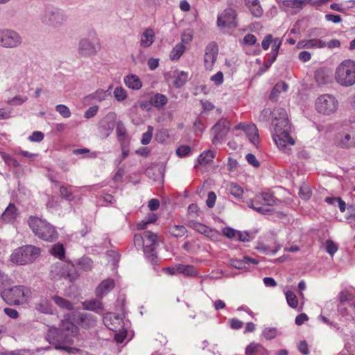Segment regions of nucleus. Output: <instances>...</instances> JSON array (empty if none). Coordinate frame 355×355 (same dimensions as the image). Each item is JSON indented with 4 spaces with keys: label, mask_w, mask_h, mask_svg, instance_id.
Segmentation results:
<instances>
[{
    "label": "nucleus",
    "mask_w": 355,
    "mask_h": 355,
    "mask_svg": "<svg viewBox=\"0 0 355 355\" xmlns=\"http://www.w3.org/2000/svg\"><path fill=\"white\" fill-rule=\"evenodd\" d=\"M78 333V327L69 320H62L59 328L49 327L46 339L55 346V349L67 351V344L72 343V339Z\"/></svg>",
    "instance_id": "1"
},
{
    "label": "nucleus",
    "mask_w": 355,
    "mask_h": 355,
    "mask_svg": "<svg viewBox=\"0 0 355 355\" xmlns=\"http://www.w3.org/2000/svg\"><path fill=\"white\" fill-rule=\"evenodd\" d=\"M272 123L275 132L273 139L276 145L282 152L289 154L291 151V146L294 145L295 141L290 136L291 125L288 119L272 121Z\"/></svg>",
    "instance_id": "2"
},
{
    "label": "nucleus",
    "mask_w": 355,
    "mask_h": 355,
    "mask_svg": "<svg viewBox=\"0 0 355 355\" xmlns=\"http://www.w3.org/2000/svg\"><path fill=\"white\" fill-rule=\"evenodd\" d=\"M28 223L34 234L38 238L49 242H53L57 239L58 233L55 227L46 220L31 216Z\"/></svg>",
    "instance_id": "3"
},
{
    "label": "nucleus",
    "mask_w": 355,
    "mask_h": 355,
    "mask_svg": "<svg viewBox=\"0 0 355 355\" xmlns=\"http://www.w3.org/2000/svg\"><path fill=\"white\" fill-rule=\"evenodd\" d=\"M31 292L30 289L24 286H15L9 288H6L0 293V296L3 300L8 305L18 306L27 302L31 297Z\"/></svg>",
    "instance_id": "4"
},
{
    "label": "nucleus",
    "mask_w": 355,
    "mask_h": 355,
    "mask_svg": "<svg viewBox=\"0 0 355 355\" xmlns=\"http://www.w3.org/2000/svg\"><path fill=\"white\" fill-rule=\"evenodd\" d=\"M101 49L100 40L96 32L94 30L89 31L86 37L79 40L78 53L82 57L94 56Z\"/></svg>",
    "instance_id": "5"
},
{
    "label": "nucleus",
    "mask_w": 355,
    "mask_h": 355,
    "mask_svg": "<svg viewBox=\"0 0 355 355\" xmlns=\"http://www.w3.org/2000/svg\"><path fill=\"white\" fill-rule=\"evenodd\" d=\"M40 248L26 245L16 248L10 255V261L16 264L26 265L33 262L40 254Z\"/></svg>",
    "instance_id": "6"
},
{
    "label": "nucleus",
    "mask_w": 355,
    "mask_h": 355,
    "mask_svg": "<svg viewBox=\"0 0 355 355\" xmlns=\"http://www.w3.org/2000/svg\"><path fill=\"white\" fill-rule=\"evenodd\" d=\"M335 79L338 84L345 87L355 84V62L352 60L343 61L336 70Z\"/></svg>",
    "instance_id": "7"
},
{
    "label": "nucleus",
    "mask_w": 355,
    "mask_h": 355,
    "mask_svg": "<svg viewBox=\"0 0 355 355\" xmlns=\"http://www.w3.org/2000/svg\"><path fill=\"white\" fill-rule=\"evenodd\" d=\"M67 20V16L61 10L47 7L41 15V21L43 24L53 28H58L62 26Z\"/></svg>",
    "instance_id": "8"
},
{
    "label": "nucleus",
    "mask_w": 355,
    "mask_h": 355,
    "mask_svg": "<svg viewBox=\"0 0 355 355\" xmlns=\"http://www.w3.org/2000/svg\"><path fill=\"white\" fill-rule=\"evenodd\" d=\"M338 107L336 98L331 94H323L319 96L315 103V107L318 112L330 115L335 112Z\"/></svg>",
    "instance_id": "9"
},
{
    "label": "nucleus",
    "mask_w": 355,
    "mask_h": 355,
    "mask_svg": "<svg viewBox=\"0 0 355 355\" xmlns=\"http://www.w3.org/2000/svg\"><path fill=\"white\" fill-rule=\"evenodd\" d=\"M144 235V252L146 258L152 263L157 262V235L150 231H145Z\"/></svg>",
    "instance_id": "10"
},
{
    "label": "nucleus",
    "mask_w": 355,
    "mask_h": 355,
    "mask_svg": "<svg viewBox=\"0 0 355 355\" xmlns=\"http://www.w3.org/2000/svg\"><path fill=\"white\" fill-rule=\"evenodd\" d=\"M22 43L21 35L10 29L0 30V46L4 48H17Z\"/></svg>",
    "instance_id": "11"
},
{
    "label": "nucleus",
    "mask_w": 355,
    "mask_h": 355,
    "mask_svg": "<svg viewBox=\"0 0 355 355\" xmlns=\"http://www.w3.org/2000/svg\"><path fill=\"white\" fill-rule=\"evenodd\" d=\"M236 12L232 8H227L217 18V26L220 28H235L237 27Z\"/></svg>",
    "instance_id": "12"
},
{
    "label": "nucleus",
    "mask_w": 355,
    "mask_h": 355,
    "mask_svg": "<svg viewBox=\"0 0 355 355\" xmlns=\"http://www.w3.org/2000/svg\"><path fill=\"white\" fill-rule=\"evenodd\" d=\"M230 123L226 119H220L212 128V132L214 135L213 143L220 142L229 132Z\"/></svg>",
    "instance_id": "13"
},
{
    "label": "nucleus",
    "mask_w": 355,
    "mask_h": 355,
    "mask_svg": "<svg viewBox=\"0 0 355 355\" xmlns=\"http://www.w3.org/2000/svg\"><path fill=\"white\" fill-rule=\"evenodd\" d=\"M218 53V48L216 42H211L206 46L204 58L205 67L206 69H212L216 60Z\"/></svg>",
    "instance_id": "14"
},
{
    "label": "nucleus",
    "mask_w": 355,
    "mask_h": 355,
    "mask_svg": "<svg viewBox=\"0 0 355 355\" xmlns=\"http://www.w3.org/2000/svg\"><path fill=\"white\" fill-rule=\"evenodd\" d=\"M103 322L105 325L113 331H120L123 327L122 318L115 314H108L104 318Z\"/></svg>",
    "instance_id": "15"
},
{
    "label": "nucleus",
    "mask_w": 355,
    "mask_h": 355,
    "mask_svg": "<svg viewBox=\"0 0 355 355\" xmlns=\"http://www.w3.org/2000/svg\"><path fill=\"white\" fill-rule=\"evenodd\" d=\"M250 263L257 265L259 263V261L248 257H244L242 259H232L230 260V264L236 269L248 270Z\"/></svg>",
    "instance_id": "16"
},
{
    "label": "nucleus",
    "mask_w": 355,
    "mask_h": 355,
    "mask_svg": "<svg viewBox=\"0 0 355 355\" xmlns=\"http://www.w3.org/2000/svg\"><path fill=\"white\" fill-rule=\"evenodd\" d=\"M326 47V42L320 39L300 40L297 44V49H322Z\"/></svg>",
    "instance_id": "17"
},
{
    "label": "nucleus",
    "mask_w": 355,
    "mask_h": 355,
    "mask_svg": "<svg viewBox=\"0 0 355 355\" xmlns=\"http://www.w3.org/2000/svg\"><path fill=\"white\" fill-rule=\"evenodd\" d=\"M115 126V115L114 113H109L99 122V128L105 130V135L109 136Z\"/></svg>",
    "instance_id": "18"
},
{
    "label": "nucleus",
    "mask_w": 355,
    "mask_h": 355,
    "mask_svg": "<svg viewBox=\"0 0 355 355\" xmlns=\"http://www.w3.org/2000/svg\"><path fill=\"white\" fill-rule=\"evenodd\" d=\"M256 202H259V206L272 207L276 205L277 200L270 193H261L255 196Z\"/></svg>",
    "instance_id": "19"
},
{
    "label": "nucleus",
    "mask_w": 355,
    "mask_h": 355,
    "mask_svg": "<svg viewBox=\"0 0 355 355\" xmlns=\"http://www.w3.org/2000/svg\"><path fill=\"white\" fill-rule=\"evenodd\" d=\"M35 309L38 312L45 314L53 313L52 304L46 298H40L35 303Z\"/></svg>",
    "instance_id": "20"
},
{
    "label": "nucleus",
    "mask_w": 355,
    "mask_h": 355,
    "mask_svg": "<svg viewBox=\"0 0 355 355\" xmlns=\"http://www.w3.org/2000/svg\"><path fill=\"white\" fill-rule=\"evenodd\" d=\"M188 225L202 234H205L207 236H212L214 235V230L202 223L194 220H189Z\"/></svg>",
    "instance_id": "21"
},
{
    "label": "nucleus",
    "mask_w": 355,
    "mask_h": 355,
    "mask_svg": "<svg viewBox=\"0 0 355 355\" xmlns=\"http://www.w3.org/2000/svg\"><path fill=\"white\" fill-rule=\"evenodd\" d=\"M245 3L254 17L259 18L262 16L263 11L259 0H245Z\"/></svg>",
    "instance_id": "22"
},
{
    "label": "nucleus",
    "mask_w": 355,
    "mask_h": 355,
    "mask_svg": "<svg viewBox=\"0 0 355 355\" xmlns=\"http://www.w3.org/2000/svg\"><path fill=\"white\" fill-rule=\"evenodd\" d=\"M114 287V282L111 279L103 281L96 288V294L98 297H103Z\"/></svg>",
    "instance_id": "23"
},
{
    "label": "nucleus",
    "mask_w": 355,
    "mask_h": 355,
    "mask_svg": "<svg viewBox=\"0 0 355 355\" xmlns=\"http://www.w3.org/2000/svg\"><path fill=\"white\" fill-rule=\"evenodd\" d=\"M83 308L85 310H89L97 313H100L103 311V306L101 301L94 299L85 301L82 303Z\"/></svg>",
    "instance_id": "24"
},
{
    "label": "nucleus",
    "mask_w": 355,
    "mask_h": 355,
    "mask_svg": "<svg viewBox=\"0 0 355 355\" xmlns=\"http://www.w3.org/2000/svg\"><path fill=\"white\" fill-rule=\"evenodd\" d=\"M61 275L63 277L68 279L71 282L76 279L78 277L74 266L69 263L64 264V266L62 268Z\"/></svg>",
    "instance_id": "25"
},
{
    "label": "nucleus",
    "mask_w": 355,
    "mask_h": 355,
    "mask_svg": "<svg viewBox=\"0 0 355 355\" xmlns=\"http://www.w3.org/2000/svg\"><path fill=\"white\" fill-rule=\"evenodd\" d=\"M155 33L153 29H146L141 35L140 46L144 48L149 47L155 41Z\"/></svg>",
    "instance_id": "26"
},
{
    "label": "nucleus",
    "mask_w": 355,
    "mask_h": 355,
    "mask_svg": "<svg viewBox=\"0 0 355 355\" xmlns=\"http://www.w3.org/2000/svg\"><path fill=\"white\" fill-rule=\"evenodd\" d=\"M125 85L135 90H138L142 87V83L139 78L136 75H128L124 78Z\"/></svg>",
    "instance_id": "27"
},
{
    "label": "nucleus",
    "mask_w": 355,
    "mask_h": 355,
    "mask_svg": "<svg viewBox=\"0 0 355 355\" xmlns=\"http://www.w3.org/2000/svg\"><path fill=\"white\" fill-rule=\"evenodd\" d=\"M18 216L17 209L13 203H10L4 212L2 214V218L7 222H11Z\"/></svg>",
    "instance_id": "28"
},
{
    "label": "nucleus",
    "mask_w": 355,
    "mask_h": 355,
    "mask_svg": "<svg viewBox=\"0 0 355 355\" xmlns=\"http://www.w3.org/2000/svg\"><path fill=\"white\" fill-rule=\"evenodd\" d=\"M288 88V85L284 81L278 82L273 87L270 94V99L272 101H276L278 98L279 94L281 92H286Z\"/></svg>",
    "instance_id": "29"
},
{
    "label": "nucleus",
    "mask_w": 355,
    "mask_h": 355,
    "mask_svg": "<svg viewBox=\"0 0 355 355\" xmlns=\"http://www.w3.org/2000/svg\"><path fill=\"white\" fill-rule=\"evenodd\" d=\"M168 102L166 96L162 94H155L149 100V103L152 106L158 109L164 106Z\"/></svg>",
    "instance_id": "30"
},
{
    "label": "nucleus",
    "mask_w": 355,
    "mask_h": 355,
    "mask_svg": "<svg viewBox=\"0 0 355 355\" xmlns=\"http://www.w3.org/2000/svg\"><path fill=\"white\" fill-rule=\"evenodd\" d=\"M266 349L259 344L251 343L245 349V355H265Z\"/></svg>",
    "instance_id": "31"
},
{
    "label": "nucleus",
    "mask_w": 355,
    "mask_h": 355,
    "mask_svg": "<svg viewBox=\"0 0 355 355\" xmlns=\"http://www.w3.org/2000/svg\"><path fill=\"white\" fill-rule=\"evenodd\" d=\"M177 272L183 274L186 276H196L197 271L193 266L191 265H177Z\"/></svg>",
    "instance_id": "32"
},
{
    "label": "nucleus",
    "mask_w": 355,
    "mask_h": 355,
    "mask_svg": "<svg viewBox=\"0 0 355 355\" xmlns=\"http://www.w3.org/2000/svg\"><path fill=\"white\" fill-rule=\"evenodd\" d=\"M246 134L252 144L255 146L259 144L258 130L254 125H248L246 129Z\"/></svg>",
    "instance_id": "33"
},
{
    "label": "nucleus",
    "mask_w": 355,
    "mask_h": 355,
    "mask_svg": "<svg viewBox=\"0 0 355 355\" xmlns=\"http://www.w3.org/2000/svg\"><path fill=\"white\" fill-rule=\"evenodd\" d=\"M227 190L236 198L241 199L243 197V189L236 183H230L227 185Z\"/></svg>",
    "instance_id": "34"
},
{
    "label": "nucleus",
    "mask_w": 355,
    "mask_h": 355,
    "mask_svg": "<svg viewBox=\"0 0 355 355\" xmlns=\"http://www.w3.org/2000/svg\"><path fill=\"white\" fill-rule=\"evenodd\" d=\"M215 153L214 151L209 150L202 153L198 158V163L201 165H206L212 161L215 157Z\"/></svg>",
    "instance_id": "35"
},
{
    "label": "nucleus",
    "mask_w": 355,
    "mask_h": 355,
    "mask_svg": "<svg viewBox=\"0 0 355 355\" xmlns=\"http://www.w3.org/2000/svg\"><path fill=\"white\" fill-rule=\"evenodd\" d=\"M80 325L85 328H89L94 326L96 323L94 317L89 313H83L80 318Z\"/></svg>",
    "instance_id": "36"
},
{
    "label": "nucleus",
    "mask_w": 355,
    "mask_h": 355,
    "mask_svg": "<svg viewBox=\"0 0 355 355\" xmlns=\"http://www.w3.org/2000/svg\"><path fill=\"white\" fill-rule=\"evenodd\" d=\"M52 299L55 304L62 309H65L69 311L73 309V304L69 301L63 297L59 296H53Z\"/></svg>",
    "instance_id": "37"
},
{
    "label": "nucleus",
    "mask_w": 355,
    "mask_h": 355,
    "mask_svg": "<svg viewBox=\"0 0 355 355\" xmlns=\"http://www.w3.org/2000/svg\"><path fill=\"white\" fill-rule=\"evenodd\" d=\"M246 203L248 207L253 209L259 213L266 214L270 211L268 208L259 206V202H256L255 198L248 200Z\"/></svg>",
    "instance_id": "38"
},
{
    "label": "nucleus",
    "mask_w": 355,
    "mask_h": 355,
    "mask_svg": "<svg viewBox=\"0 0 355 355\" xmlns=\"http://www.w3.org/2000/svg\"><path fill=\"white\" fill-rule=\"evenodd\" d=\"M168 232L174 237H181L185 234L187 229L183 225H172L168 227Z\"/></svg>",
    "instance_id": "39"
},
{
    "label": "nucleus",
    "mask_w": 355,
    "mask_h": 355,
    "mask_svg": "<svg viewBox=\"0 0 355 355\" xmlns=\"http://www.w3.org/2000/svg\"><path fill=\"white\" fill-rule=\"evenodd\" d=\"M315 80L318 85H324L329 81V76L322 69H318L315 72Z\"/></svg>",
    "instance_id": "40"
},
{
    "label": "nucleus",
    "mask_w": 355,
    "mask_h": 355,
    "mask_svg": "<svg viewBox=\"0 0 355 355\" xmlns=\"http://www.w3.org/2000/svg\"><path fill=\"white\" fill-rule=\"evenodd\" d=\"M157 219L155 214H148L145 220L139 223L137 225L138 230H144L146 228L148 224L154 223Z\"/></svg>",
    "instance_id": "41"
},
{
    "label": "nucleus",
    "mask_w": 355,
    "mask_h": 355,
    "mask_svg": "<svg viewBox=\"0 0 355 355\" xmlns=\"http://www.w3.org/2000/svg\"><path fill=\"white\" fill-rule=\"evenodd\" d=\"M0 71L6 76L11 73L12 71V63L8 59H3L0 61Z\"/></svg>",
    "instance_id": "42"
},
{
    "label": "nucleus",
    "mask_w": 355,
    "mask_h": 355,
    "mask_svg": "<svg viewBox=\"0 0 355 355\" xmlns=\"http://www.w3.org/2000/svg\"><path fill=\"white\" fill-rule=\"evenodd\" d=\"M185 51V46L183 44H178L175 46L171 52L170 58L171 60H178L180 58Z\"/></svg>",
    "instance_id": "43"
},
{
    "label": "nucleus",
    "mask_w": 355,
    "mask_h": 355,
    "mask_svg": "<svg viewBox=\"0 0 355 355\" xmlns=\"http://www.w3.org/2000/svg\"><path fill=\"white\" fill-rule=\"evenodd\" d=\"M51 253L59 259H62L64 257V248L63 245L57 243L53 245L51 249Z\"/></svg>",
    "instance_id": "44"
},
{
    "label": "nucleus",
    "mask_w": 355,
    "mask_h": 355,
    "mask_svg": "<svg viewBox=\"0 0 355 355\" xmlns=\"http://www.w3.org/2000/svg\"><path fill=\"white\" fill-rule=\"evenodd\" d=\"M188 80V74L184 71H180L178 73V76L174 80L173 85L176 88H180L182 87Z\"/></svg>",
    "instance_id": "45"
},
{
    "label": "nucleus",
    "mask_w": 355,
    "mask_h": 355,
    "mask_svg": "<svg viewBox=\"0 0 355 355\" xmlns=\"http://www.w3.org/2000/svg\"><path fill=\"white\" fill-rule=\"evenodd\" d=\"M285 295L288 304L291 308H297L298 306V300L295 294L293 291H288L286 292Z\"/></svg>",
    "instance_id": "46"
},
{
    "label": "nucleus",
    "mask_w": 355,
    "mask_h": 355,
    "mask_svg": "<svg viewBox=\"0 0 355 355\" xmlns=\"http://www.w3.org/2000/svg\"><path fill=\"white\" fill-rule=\"evenodd\" d=\"M273 120L272 121H281L282 119H288L286 111L282 107H277L273 110L272 112Z\"/></svg>",
    "instance_id": "47"
},
{
    "label": "nucleus",
    "mask_w": 355,
    "mask_h": 355,
    "mask_svg": "<svg viewBox=\"0 0 355 355\" xmlns=\"http://www.w3.org/2000/svg\"><path fill=\"white\" fill-rule=\"evenodd\" d=\"M12 280L9 276L0 271V293L6 290V287L12 284Z\"/></svg>",
    "instance_id": "48"
},
{
    "label": "nucleus",
    "mask_w": 355,
    "mask_h": 355,
    "mask_svg": "<svg viewBox=\"0 0 355 355\" xmlns=\"http://www.w3.org/2000/svg\"><path fill=\"white\" fill-rule=\"evenodd\" d=\"M311 190L306 184H303L300 186L299 189V196L303 200H308L311 196Z\"/></svg>",
    "instance_id": "49"
},
{
    "label": "nucleus",
    "mask_w": 355,
    "mask_h": 355,
    "mask_svg": "<svg viewBox=\"0 0 355 355\" xmlns=\"http://www.w3.org/2000/svg\"><path fill=\"white\" fill-rule=\"evenodd\" d=\"M114 96L118 101H122L127 98V92L122 87H116L114 91Z\"/></svg>",
    "instance_id": "50"
},
{
    "label": "nucleus",
    "mask_w": 355,
    "mask_h": 355,
    "mask_svg": "<svg viewBox=\"0 0 355 355\" xmlns=\"http://www.w3.org/2000/svg\"><path fill=\"white\" fill-rule=\"evenodd\" d=\"M55 110L64 118H69L71 116V111L65 105L60 104L56 105Z\"/></svg>",
    "instance_id": "51"
},
{
    "label": "nucleus",
    "mask_w": 355,
    "mask_h": 355,
    "mask_svg": "<svg viewBox=\"0 0 355 355\" xmlns=\"http://www.w3.org/2000/svg\"><path fill=\"white\" fill-rule=\"evenodd\" d=\"M60 196L68 201H72L74 199L72 192L68 187L61 186L60 188Z\"/></svg>",
    "instance_id": "52"
},
{
    "label": "nucleus",
    "mask_w": 355,
    "mask_h": 355,
    "mask_svg": "<svg viewBox=\"0 0 355 355\" xmlns=\"http://www.w3.org/2000/svg\"><path fill=\"white\" fill-rule=\"evenodd\" d=\"M153 127L148 126V130L142 135L141 143L143 145H147L150 142L152 137H153Z\"/></svg>",
    "instance_id": "53"
},
{
    "label": "nucleus",
    "mask_w": 355,
    "mask_h": 355,
    "mask_svg": "<svg viewBox=\"0 0 355 355\" xmlns=\"http://www.w3.org/2000/svg\"><path fill=\"white\" fill-rule=\"evenodd\" d=\"M116 132L119 140H121L126 135V128L122 121L117 122Z\"/></svg>",
    "instance_id": "54"
},
{
    "label": "nucleus",
    "mask_w": 355,
    "mask_h": 355,
    "mask_svg": "<svg viewBox=\"0 0 355 355\" xmlns=\"http://www.w3.org/2000/svg\"><path fill=\"white\" fill-rule=\"evenodd\" d=\"M168 130L166 129L159 130L155 134V139L159 143H164L168 137Z\"/></svg>",
    "instance_id": "55"
},
{
    "label": "nucleus",
    "mask_w": 355,
    "mask_h": 355,
    "mask_svg": "<svg viewBox=\"0 0 355 355\" xmlns=\"http://www.w3.org/2000/svg\"><path fill=\"white\" fill-rule=\"evenodd\" d=\"M353 299V295L347 291H343L339 293V301L341 304L352 301Z\"/></svg>",
    "instance_id": "56"
},
{
    "label": "nucleus",
    "mask_w": 355,
    "mask_h": 355,
    "mask_svg": "<svg viewBox=\"0 0 355 355\" xmlns=\"http://www.w3.org/2000/svg\"><path fill=\"white\" fill-rule=\"evenodd\" d=\"M26 96H16L14 98L10 99L8 103L12 106L21 105L27 101Z\"/></svg>",
    "instance_id": "57"
},
{
    "label": "nucleus",
    "mask_w": 355,
    "mask_h": 355,
    "mask_svg": "<svg viewBox=\"0 0 355 355\" xmlns=\"http://www.w3.org/2000/svg\"><path fill=\"white\" fill-rule=\"evenodd\" d=\"M263 336L267 340H271L277 336V329L275 328L268 327L263 331Z\"/></svg>",
    "instance_id": "58"
},
{
    "label": "nucleus",
    "mask_w": 355,
    "mask_h": 355,
    "mask_svg": "<svg viewBox=\"0 0 355 355\" xmlns=\"http://www.w3.org/2000/svg\"><path fill=\"white\" fill-rule=\"evenodd\" d=\"M327 252L333 256L338 250V245L331 240H327L325 243Z\"/></svg>",
    "instance_id": "59"
},
{
    "label": "nucleus",
    "mask_w": 355,
    "mask_h": 355,
    "mask_svg": "<svg viewBox=\"0 0 355 355\" xmlns=\"http://www.w3.org/2000/svg\"><path fill=\"white\" fill-rule=\"evenodd\" d=\"M92 98L98 101H103L107 96V92L99 89H97L94 93L91 95Z\"/></svg>",
    "instance_id": "60"
},
{
    "label": "nucleus",
    "mask_w": 355,
    "mask_h": 355,
    "mask_svg": "<svg viewBox=\"0 0 355 355\" xmlns=\"http://www.w3.org/2000/svg\"><path fill=\"white\" fill-rule=\"evenodd\" d=\"M190 153L191 148L187 145L180 146L176 149V153L180 157L187 156Z\"/></svg>",
    "instance_id": "61"
},
{
    "label": "nucleus",
    "mask_w": 355,
    "mask_h": 355,
    "mask_svg": "<svg viewBox=\"0 0 355 355\" xmlns=\"http://www.w3.org/2000/svg\"><path fill=\"white\" fill-rule=\"evenodd\" d=\"M92 261L88 257H83L80 261V265L85 270H89L92 268Z\"/></svg>",
    "instance_id": "62"
},
{
    "label": "nucleus",
    "mask_w": 355,
    "mask_h": 355,
    "mask_svg": "<svg viewBox=\"0 0 355 355\" xmlns=\"http://www.w3.org/2000/svg\"><path fill=\"white\" fill-rule=\"evenodd\" d=\"M216 200V195L214 191H209L207 195V199L206 200V204L208 207L212 208L215 205Z\"/></svg>",
    "instance_id": "63"
},
{
    "label": "nucleus",
    "mask_w": 355,
    "mask_h": 355,
    "mask_svg": "<svg viewBox=\"0 0 355 355\" xmlns=\"http://www.w3.org/2000/svg\"><path fill=\"white\" fill-rule=\"evenodd\" d=\"M44 137V135L42 132L35 131L29 136L28 139L33 142H40L43 140Z\"/></svg>",
    "instance_id": "64"
}]
</instances>
